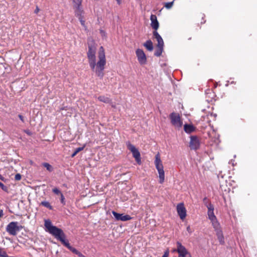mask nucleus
I'll list each match as a JSON object with an SVG mask.
<instances>
[{
	"label": "nucleus",
	"instance_id": "obj_1",
	"mask_svg": "<svg viewBox=\"0 0 257 257\" xmlns=\"http://www.w3.org/2000/svg\"><path fill=\"white\" fill-rule=\"evenodd\" d=\"M88 48L87 56L90 67L98 77L102 79L104 76L103 71L106 63L104 50L102 46L100 47L98 52V61L96 62L95 55L96 47L93 40L88 42Z\"/></svg>",
	"mask_w": 257,
	"mask_h": 257
},
{
	"label": "nucleus",
	"instance_id": "obj_2",
	"mask_svg": "<svg viewBox=\"0 0 257 257\" xmlns=\"http://www.w3.org/2000/svg\"><path fill=\"white\" fill-rule=\"evenodd\" d=\"M44 225L46 227V231L52 234L57 239L59 240L62 243L67 247L73 253L77 254L79 251L75 248L71 246L68 240H66V236L63 231L57 227L52 225L49 219L45 220Z\"/></svg>",
	"mask_w": 257,
	"mask_h": 257
},
{
	"label": "nucleus",
	"instance_id": "obj_3",
	"mask_svg": "<svg viewBox=\"0 0 257 257\" xmlns=\"http://www.w3.org/2000/svg\"><path fill=\"white\" fill-rule=\"evenodd\" d=\"M44 225L46 227V231L52 234L57 239L59 240L62 243L67 247L73 253L77 254L79 251L75 248L71 246L68 240H66V236L63 231L57 227L52 225L49 219L45 220Z\"/></svg>",
	"mask_w": 257,
	"mask_h": 257
},
{
	"label": "nucleus",
	"instance_id": "obj_4",
	"mask_svg": "<svg viewBox=\"0 0 257 257\" xmlns=\"http://www.w3.org/2000/svg\"><path fill=\"white\" fill-rule=\"evenodd\" d=\"M44 225L46 227V231L52 234L57 239L59 240L62 243L67 247L73 253L77 254L79 251L75 248L71 246L68 240H66V236L63 231L57 227L52 225L49 219L45 220Z\"/></svg>",
	"mask_w": 257,
	"mask_h": 257
},
{
	"label": "nucleus",
	"instance_id": "obj_5",
	"mask_svg": "<svg viewBox=\"0 0 257 257\" xmlns=\"http://www.w3.org/2000/svg\"><path fill=\"white\" fill-rule=\"evenodd\" d=\"M154 163L155 167L159 173V182L160 183L162 184L165 180V172L164 171L163 165L159 154L156 155Z\"/></svg>",
	"mask_w": 257,
	"mask_h": 257
},
{
	"label": "nucleus",
	"instance_id": "obj_6",
	"mask_svg": "<svg viewBox=\"0 0 257 257\" xmlns=\"http://www.w3.org/2000/svg\"><path fill=\"white\" fill-rule=\"evenodd\" d=\"M23 227L22 225H18V222L13 221L8 224L6 227V231L9 234L15 236L20 231Z\"/></svg>",
	"mask_w": 257,
	"mask_h": 257
},
{
	"label": "nucleus",
	"instance_id": "obj_7",
	"mask_svg": "<svg viewBox=\"0 0 257 257\" xmlns=\"http://www.w3.org/2000/svg\"><path fill=\"white\" fill-rule=\"evenodd\" d=\"M217 115L216 114H213L211 112H208L205 115H203L201 116L200 120L198 121L202 127H205L207 124H210V122L213 120H215Z\"/></svg>",
	"mask_w": 257,
	"mask_h": 257
},
{
	"label": "nucleus",
	"instance_id": "obj_8",
	"mask_svg": "<svg viewBox=\"0 0 257 257\" xmlns=\"http://www.w3.org/2000/svg\"><path fill=\"white\" fill-rule=\"evenodd\" d=\"M176 248L173 250V252H177L178 257H192L190 252L180 242H176Z\"/></svg>",
	"mask_w": 257,
	"mask_h": 257
},
{
	"label": "nucleus",
	"instance_id": "obj_9",
	"mask_svg": "<svg viewBox=\"0 0 257 257\" xmlns=\"http://www.w3.org/2000/svg\"><path fill=\"white\" fill-rule=\"evenodd\" d=\"M126 145L127 149L132 152L133 157L135 158L138 164L140 165L141 164V158L139 150L135 146L131 144L130 142H127Z\"/></svg>",
	"mask_w": 257,
	"mask_h": 257
},
{
	"label": "nucleus",
	"instance_id": "obj_10",
	"mask_svg": "<svg viewBox=\"0 0 257 257\" xmlns=\"http://www.w3.org/2000/svg\"><path fill=\"white\" fill-rule=\"evenodd\" d=\"M172 124L177 128H180L182 126L183 123L181 120L179 114L175 112H172L170 115Z\"/></svg>",
	"mask_w": 257,
	"mask_h": 257
},
{
	"label": "nucleus",
	"instance_id": "obj_11",
	"mask_svg": "<svg viewBox=\"0 0 257 257\" xmlns=\"http://www.w3.org/2000/svg\"><path fill=\"white\" fill-rule=\"evenodd\" d=\"M136 54L138 62L141 65H145L147 63V57L142 49H137L136 51Z\"/></svg>",
	"mask_w": 257,
	"mask_h": 257
},
{
	"label": "nucleus",
	"instance_id": "obj_12",
	"mask_svg": "<svg viewBox=\"0 0 257 257\" xmlns=\"http://www.w3.org/2000/svg\"><path fill=\"white\" fill-rule=\"evenodd\" d=\"M177 213L181 220H184L186 216V209L183 203H179L177 206Z\"/></svg>",
	"mask_w": 257,
	"mask_h": 257
},
{
	"label": "nucleus",
	"instance_id": "obj_13",
	"mask_svg": "<svg viewBox=\"0 0 257 257\" xmlns=\"http://www.w3.org/2000/svg\"><path fill=\"white\" fill-rule=\"evenodd\" d=\"M200 146V142L196 136H192L190 137V141L189 143V147L191 150H197Z\"/></svg>",
	"mask_w": 257,
	"mask_h": 257
},
{
	"label": "nucleus",
	"instance_id": "obj_14",
	"mask_svg": "<svg viewBox=\"0 0 257 257\" xmlns=\"http://www.w3.org/2000/svg\"><path fill=\"white\" fill-rule=\"evenodd\" d=\"M112 213L117 220L125 221L132 219V217L128 215H123V214L118 213L114 211H113Z\"/></svg>",
	"mask_w": 257,
	"mask_h": 257
},
{
	"label": "nucleus",
	"instance_id": "obj_15",
	"mask_svg": "<svg viewBox=\"0 0 257 257\" xmlns=\"http://www.w3.org/2000/svg\"><path fill=\"white\" fill-rule=\"evenodd\" d=\"M75 16L77 17L81 23V25L84 27L85 30H87V28L85 24V21L83 20V14H84V10L75 12H74Z\"/></svg>",
	"mask_w": 257,
	"mask_h": 257
},
{
	"label": "nucleus",
	"instance_id": "obj_16",
	"mask_svg": "<svg viewBox=\"0 0 257 257\" xmlns=\"http://www.w3.org/2000/svg\"><path fill=\"white\" fill-rule=\"evenodd\" d=\"M150 20L151 21V27L155 31H157L159 27V24L157 20V16L155 15L152 14L150 17Z\"/></svg>",
	"mask_w": 257,
	"mask_h": 257
},
{
	"label": "nucleus",
	"instance_id": "obj_17",
	"mask_svg": "<svg viewBox=\"0 0 257 257\" xmlns=\"http://www.w3.org/2000/svg\"><path fill=\"white\" fill-rule=\"evenodd\" d=\"M73 4L74 12L83 10L82 3V0H72Z\"/></svg>",
	"mask_w": 257,
	"mask_h": 257
},
{
	"label": "nucleus",
	"instance_id": "obj_18",
	"mask_svg": "<svg viewBox=\"0 0 257 257\" xmlns=\"http://www.w3.org/2000/svg\"><path fill=\"white\" fill-rule=\"evenodd\" d=\"M153 36L157 41V47H164L163 40L157 31H154Z\"/></svg>",
	"mask_w": 257,
	"mask_h": 257
},
{
	"label": "nucleus",
	"instance_id": "obj_19",
	"mask_svg": "<svg viewBox=\"0 0 257 257\" xmlns=\"http://www.w3.org/2000/svg\"><path fill=\"white\" fill-rule=\"evenodd\" d=\"M211 223L216 232L222 230L221 229L220 225L217 219L212 220Z\"/></svg>",
	"mask_w": 257,
	"mask_h": 257
},
{
	"label": "nucleus",
	"instance_id": "obj_20",
	"mask_svg": "<svg viewBox=\"0 0 257 257\" xmlns=\"http://www.w3.org/2000/svg\"><path fill=\"white\" fill-rule=\"evenodd\" d=\"M144 46L149 51H152L153 50V43L150 40H147L144 44Z\"/></svg>",
	"mask_w": 257,
	"mask_h": 257
},
{
	"label": "nucleus",
	"instance_id": "obj_21",
	"mask_svg": "<svg viewBox=\"0 0 257 257\" xmlns=\"http://www.w3.org/2000/svg\"><path fill=\"white\" fill-rule=\"evenodd\" d=\"M184 131L188 134H190L194 131V127L192 125L185 124L184 126Z\"/></svg>",
	"mask_w": 257,
	"mask_h": 257
},
{
	"label": "nucleus",
	"instance_id": "obj_22",
	"mask_svg": "<svg viewBox=\"0 0 257 257\" xmlns=\"http://www.w3.org/2000/svg\"><path fill=\"white\" fill-rule=\"evenodd\" d=\"M216 234L217 236L218 239L219 240V242L221 244H223L224 242V236H223L222 230L220 231L216 232Z\"/></svg>",
	"mask_w": 257,
	"mask_h": 257
},
{
	"label": "nucleus",
	"instance_id": "obj_23",
	"mask_svg": "<svg viewBox=\"0 0 257 257\" xmlns=\"http://www.w3.org/2000/svg\"><path fill=\"white\" fill-rule=\"evenodd\" d=\"M98 100H99L100 101L108 103L110 102V100L108 97H105L104 96H99L97 98Z\"/></svg>",
	"mask_w": 257,
	"mask_h": 257
},
{
	"label": "nucleus",
	"instance_id": "obj_24",
	"mask_svg": "<svg viewBox=\"0 0 257 257\" xmlns=\"http://www.w3.org/2000/svg\"><path fill=\"white\" fill-rule=\"evenodd\" d=\"M85 147V145H84L81 147L77 148L75 149V151L73 152V153L71 155V157H74L76 155V154L79 153V152L82 151L84 148Z\"/></svg>",
	"mask_w": 257,
	"mask_h": 257
},
{
	"label": "nucleus",
	"instance_id": "obj_25",
	"mask_svg": "<svg viewBox=\"0 0 257 257\" xmlns=\"http://www.w3.org/2000/svg\"><path fill=\"white\" fill-rule=\"evenodd\" d=\"M41 204L42 206L49 209L50 210L53 209L52 206L50 205V203L47 201H44L41 202Z\"/></svg>",
	"mask_w": 257,
	"mask_h": 257
},
{
	"label": "nucleus",
	"instance_id": "obj_26",
	"mask_svg": "<svg viewBox=\"0 0 257 257\" xmlns=\"http://www.w3.org/2000/svg\"><path fill=\"white\" fill-rule=\"evenodd\" d=\"M207 214H208V218H209V219L211 221H212V220L217 219L216 217L214 215V211L207 212Z\"/></svg>",
	"mask_w": 257,
	"mask_h": 257
},
{
	"label": "nucleus",
	"instance_id": "obj_27",
	"mask_svg": "<svg viewBox=\"0 0 257 257\" xmlns=\"http://www.w3.org/2000/svg\"><path fill=\"white\" fill-rule=\"evenodd\" d=\"M158 49L155 52V55L156 56L159 57L160 56L162 53L164 47H157Z\"/></svg>",
	"mask_w": 257,
	"mask_h": 257
},
{
	"label": "nucleus",
	"instance_id": "obj_28",
	"mask_svg": "<svg viewBox=\"0 0 257 257\" xmlns=\"http://www.w3.org/2000/svg\"><path fill=\"white\" fill-rule=\"evenodd\" d=\"M42 165L46 168L49 172H52L53 170L52 166L48 163H43Z\"/></svg>",
	"mask_w": 257,
	"mask_h": 257
},
{
	"label": "nucleus",
	"instance_id": "obj_29",
	"mask_svg": "<svg viewBox=\"0 0 257 257\" xmlns=\"http://www.w3.org/2000/svg\"><path fill=\"white\" fill-rule=\"evenodd\" d=\"M206 206L208 209V212L214 211V206L210 202H209L208 204H206Z\"/></svg>",
	"mask_w": 257,
	"mask_h": 257
},
{
	"label": "nucleus",
	"instance_id": "obj_30",
	"mask_svg": "<svg viewBox=\"0 0 257 257\" xmlns=\"http://www.w3.org/2000/svg\"><path fill=\"white\" fill-rule=\"evenodd\" d=\"M0 257H9V255L7 253L6 251L0 247Z\"/></svg>",
	"mask_w": 257,
	"mask_h": 257
},
{
	"label": "nucleus",
	"instance_id": "obj_31",
	"mask_svg": "<svg viewBox=\"0 0 257 257\" xmlns=\"http://www.w3.org/2000/svg\"><path fill=\"white\" fill-rule=\"evenodd\" d=\"M175 0H174L173 1L171 2H169V3H165V7L167 9H171L173 5V4H174V2L175 1Z\"/></svg>",
	"mask_w": 257,
	"mask_h": 257
},
{
	"label": "nucleus",
	"instance_id": "obj_32",
	"mask_svg": "<svg viewBox=\"0 0 257 257\" xmlns=\"http://www.w3.org/2000/svg\"><path fill=\"white\" fill-rule=\"evenodd\" d=\"M52 191L54 193L60 196L61 194H62V193L57 188H54L53 189Z\"/></svg>",
	"mask_w": 257,
	"mask_h": 257
},
{
	"label": "nucleus",
	"instance_id": "obj_33",
	"mask_svg": "<svg viewBox=\"0 0 257 257\" xmlns=\"http://www.w3.org/2000/svg\"><path fill=\"white\" fill-rule=\"evenodd\" d=\"M60 201H61V203L63 205H65L66 204V202H65V197L63 195V194H61V195H60Z\"/></svg>",
	"mask_w": 257,
	"mask_h": 257
},
{
	"label": "nucleus",
	"instance_id": "obj_34",
	"mask_svg": "<svg viewBox=\"0 0 257 257\" xmlns=\"http://www.w3.org/2000/svg\"><path fill=\"white\" fill-rule=\"evenodd\" d=\"M0 187L5 191H7L8 188L7 187L4 185L3 183L0 182Z\"/></svg>",
	"mask_w": 257,
	"mask_h": 257
},
{
	"label": "nucleus",
	"instance_id": "obj_35",
	"mask_svg": "<svg viewBox=\"0 0 257 257\" xmlns=\"http://www.w3.org/2000/svg\"><path fill=\"white\" fill-rule=\"evenodd\" d=\"M22 176L20 174H17L15 176V179L16 180L19 181L21 179Z\"/></svg>",
	"mask_w": 257,
	"mask_h": 257
},
{
	"label": "nucleus",
	"instance_id": "obj_36",
	"mask_svg": "<svg viewBox=\"0 0 257 257\" xmlns=\"http://www.w3.org/2000/svg\"><path fill=\"white\" fill-rule=\"evenodd\" d=\"M100 33L101 35V36L103 37V38H105L106 37V34L105 32L104 31L102 30H100Z\"/></svg>",
	"mask_w": 257,
	"mask_h": 257
},
{
	"label": "nucleus",
	"instance_id": "obj_37",
	"mask_svg": "<svg viewBox=\"0 0 257 257\" xmlns=\"http://www.w3.org/2000/svg\"><path fill=\"white\" fill-rule=\"evenodd\" d=\"M169 254V251L168 250H167L166 251H165L162 257H168Z\"/></svg>",
	"mask_w": 257,
	"mask_h": 257
},
{
	"label": "nucleus",
	"instance_id": "obj_38",
	"mask_svg": "<svg viewBox=\"0 0 257 257\" xmlns=\"http://www.w3.org/2000/svg\"><path fill=\"white\" fill-rule=\"evenodd\" d=\"M169 254V251L168 250H167L166 251H165L162 257H168Z\"/></svg>",
	"mask_w": 257,
	"mask_h": 257
},
{
	"label": "nucleus",
	"instance_id": "obj_39",
	"mask_svg": "<svg viewBox=\"0 0 257 257\" xmlns=\"http://www.w3.org/2000/svg\"><path fill=\"white\" fill-rule=\"evenodd\" d=\"M18 116L23 122H25L24 117L21 114H19Z\"/></svg>",
	"mask_w": 257,
	"mask_h": 257
},
{
	"label": "nucleus",
	"instance_id": "obj_40",
	"mask_svg": "<svg viewBox=\"0 0 257 257\" xmlns=\"http://www.w3.org/2000/svg\"><path fill=\"white\" fill-rule=\"evenodd\" d=\"M187 231L189 233H192V229H191L190 226H188L187 227Z\"/></svg>",
	"mask_w": 257,
	"mask_h": 257
},
{
	"label": "nucleus",
	"instance_id": "obj_41",
	"mask_svg": "<svg viewBox=\"0 0 257 257\" xmlns=\"http://www.w3.org/2000/svg\"><path fill=\"white\" fill-rule=\"evenodd\" d=\"M203 202L204 203V204L206 205V204H208L209 202L207 200V198L206 197H205L204 199H203Z\"/></svg>",
	"mask_w": 257,
	"mask_h": 257
},
{
	"label": "nucleus",
	"instance_id": "obj_42",
	"mask_svg": "<svg viewBox=\"0 0 257 257\" xmlns=\"http://www.w3.org/2000/svg\"><path fill=\"white\" fill-rule=\"evenodd\" d=\"M79 257H86V256L84 255L82 253H81L80 251L79 253L77 254Z\"/></svg>",
	"mask_w": 257,
	"mask_h": 257
},
{
	"label": "nucleus",
	"instance_id": "obj_43",
	"mask_svg": "<svg viewBox=\"0 0 257 257\" xmlns=\"http://www.w3.org/2000/svg\"><path fill=\"white\" fill-rule=\"evenodd\" d=\"M40 11V9L38 7H36V10H35V13L37 14Z\"/></svg>",
	"mask_w": 257,
	"mask_h": 257
},
{
	"label": "nucleus",
	"instance_id": "obj_44",
	"mask_svg": "<svg viewBox=\"0 0 257 257\" xmlns=\"http://www.w3.org/2000/svg\"><path fill=\"white\" fill-rule=\"evenodd\" d=\"M0 179L2 181H4L5 180V178L1 174H0Z\"/></svg>",
	"mask_w": 257,
	"mask_h": 257
},
{
	"label": "nucleus",
	"instance_id": "obj_45",
	"mask_svg": "<svg viewBox=\"0 0 257 257\" xmlns=\"http://www.w3.org/2000/svg\"><path fill=\"white\" fill-rule=\"evenodd\" d=\"M121 1L122 0H116L118 5H120V4L121 3Z\"/></svg>",
	"mask_w": 257,
	"mask_h": 257
}]
</instances>
